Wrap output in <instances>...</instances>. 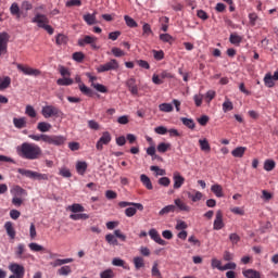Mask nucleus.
Masks as SVG:
<instances>
[{
	"mask_svg": "<svg viewBox=\"0 0 278 278\" xmlns=\"http://www.w3.org/2000/svg\"><path fill=\"white\" fill-rule=\"evenodd\" d=\"M160 40H162V42H168L169 45H173V42H175V39L173 38V36L168 34H161Z\"/></svg>",
	"mask_w": 278,
	"mask_h": 278,
	"instance_id": "obj_53",
	"label": "nucleus"
},
{
	"mask_svg": "<svg viewBox=\"0 0 278 278\" xmlns=\"http://www.w3.org/2000/svg\"><path fill=\"white\" fill-rule=\"evenodd\" d=\"M92 88H94V90H97L98 92H102L105 93L108 92V88L101 84H97V83H92L91 84Z\"/></svg>",
	"mask_w": 278,
	"mask_h": 278,
	"instance_id": "obj_58",
	"label": "nucleus"
},
{
	"mask_svg": "<svg viewBox=\"0 0 278 278\" xmlns=\"http://www.w3.org/2000/svg\"><path fill=\"white\" fill-rule=\"evenodd\" d=\"M124 21H125L127 27H132V28L138 27V23L135 22V20L129 15H125Z\"/></svg>",
	"mask_w": 278,
	"mask_h": 278,
	"instance_id": "obj_47",
	"label": "nucleus"
},
{
	"mask_svg": "<svg viewBox=\"0 0 278 278\" xmlns=\"http://www.w3.org/2000/svg\"><path fill=\"white\" fill-rule=\"evenodd\" d=\"M113 266H119L124 268V270H130L129 264H127L124 260L115 257L112 261Z\"/></svg>",
	"mask_w": 278,
	"mask_h": 278,
	"instance_id": "obj_26",
	"label": "nucleus"
},
{
	"mask_svg": "<svg viewBox=\"0 0 278 278\" xmlns=\"http://www.w3.org/2000/svg\"><path fill=\"white\" fill-rule=\"evenodd\" d=\"M25 114L30 118H36V116H38V113H36V109H34V106L31 105L26 106Z\"/></svg>",
	"mask_w": 278,
	"mask_h": 278,
	"instance_id": "obj_49",
	"label": "nucleus"
},
{
	"mask_svg": "<svg viewBox=\"0 0 278 278\" xmlns=\"http://www.w3.org/2000/svg\"><path fill=\"white\" fill-rule=\"evenodd\" d=\"M17 155L23 160H40L42 149L36 143L24 142L16 148Z\"/></svg>",
	"mask_w": 278,
	"mask_h": 278,
	"instance_id": "obj_1",
	"label": "nucleus"
},
{
	"mask_svg": "<svg viewBox=\"0 0 278 278\" xmlns=\"http://www.w3.org/2000/svg\"><path fill=\"white\" fill-rule=\"evenodd\" d=\"M211 192H214L215 197L223 199L225 194L223 193V186L216 184L211 187Z\"/></svg>",
	"mask_w": 278,
	"mask_h": 278,
	"instance_id": "obj_27",
	"label": "nucleus"
},
{
	"mask_svg": "<svg viewBox=\"0 0 278 278\" xmlns=\"http://www.w3.org/2000/svg\"><path fill=\"white\" fill-rule=\"evenodd\" d=\"M66 142V137L62 135H47L46 144H53L54 147H62Z\"/></svg>",
	"mask_w": 278,
	"mask_h": 278,
	"instance_id": "obj_5",
	"label": "nucleus"
},
{
	"mask_svg": "<svg viewBox=\"0 0 278 278\" xmlns=\"http://www.w3.org/2000/svg\"><path fill=\"white\" fill-rule=\"evenodd\" d=\"M264 81H265V85H266L268 88H273V86H275V83H274V79H273V75H270V74H266V75H265Z\"/></svg>",
	"mask_w": 278,
	"mask_h": 278,
	"instance_id": "obj_59",
	"label": "nucleus"
},
{
	"mask_svg": "<svg viewBox=\"0 0 278 278\" xmlns=\"http://www.w3.org/2000/svg\"><path fill=\"white\" fill-rule=\"evenodd\" d=\"M110 142H112V135L110 134V131H104L102 132V136L98 140L96 144V149L98 151H103V146H108L110 144Z\"/></svg>",
	"mask_w": 278,
	"mask_h": 278,
	"instance_id": "obj_8",
	"label": "nucleus"
},
{
	"mask_svg": "<svg viewBox=\"0 0 278 278\" xmlns=\"http://www.w3.org/2000/svg\"><path fill=\"white\" fill-rule=\"evenodd\" d=\"M150 170H152L153 173H155V176H161L164 177V175H166V169H162L159 166L152 165L150 167Z\"/></svg>",
	"mask_w": 278,
	"mask_h": 278,
	"instance_id": "obj_46",
	"label": "nucleus"
},
{
	"mask_svg": "<svg viewBox=\"0 0 278 278\" xmlns=\"http://www.w3.org/2000/svg\"><path fill=\"white\" fill-rule=\"evenodd\" d=\"M58 86H73V79L71 78H59L56 80Z\"/></svg>",
	"mask_w": 278,
	"mask_h": 278,
	"instance_id": "obj_54",
	"label": "nucleus"
},
{
	"mask_svg": "<svg viewBox=\"0 0 278 278\" xmlns=\"http://www.w3.org/2000/svg\"><path fill=\"white\" fill-rule=\"evenodd\" d=\"M84 58L85 55L83 54V52L73 53V60H75V62H84Z\"/></svg>",
	"mask_w": 278,
	"mask_h": 278,
	"instance_id": "obj_64",
	"label": "nucleus"
},
{
	"mask_svg": "<svg viewBox=\"0 0 278 278\" xmlns=\"http://www.w3.org/2000/svg\"><path fill=\"white\" fill-rule=\"evenodd\" d=\"M33 23H37L38 27H41V29H45L50 36H53V27L49 25V17L47 15L37 14L33 18Z\"/></svg>",
	"mask_w": 278,
	"mask_h": 278,
	"instance_id": "obj_3",
	"label": "nucleus"
},
{
	"mask_svg": "<svg viewBox=\"0 0 278 278\" xmlns=\"http://www.w3.org/2000/svg\"><path fill=\"white\" fill-rule=\"evenodd\" d=\"M143 36H151L153 34V30L151 29V25L148 23H144L142 26Z\"/></svg>",
	"mask_w": 278,
	"mask_h": 278,
	"instance_id": "obj_60",
	"label": "nucleus"
},
{
	"mask_svg": "<svg viewBox=\"0 0 278 278\" xmlns=\"http://www.w3.org/2000/svg\"><path fill=\"white\" fill-rule=\"evenodd\" d=\"M114 277H115V274H114V270H112V268L105 269L100 273V278H114Z\"/></svg>",
	"mask_w": 278,
	"mask_h": 278,
	"instance_id": "obj_52",
	"label": "nucleus"
},
{
	"mask_svg": "<svg viewBox=\"0 0 278 278\" xmlns=\"http://www.w3.org/2000/svg\"><path fill=\"white\" fill-rule=\"evenodd\" d=\"M118 206L119 207H129V206L137 207V210H139V212H142V210H144V206L141 203H136V202L122 201L118 203Z\"/></svg>",
	"mask_w": 278,
	"mask_h": 278,
	"instance_id": "obj_23",
	"label": "nucleus"
},
{
	"mask_svg": "<svg viewBox=\"0 0 278 278\" xmlns=\"http://www.w3.org/2000/svg\"><path fill=\"white\" fill-rule=\"evenodd\" d=\"M9 270L16 276V278H24L25 277V267L23 265L13 263L9 266Z\"/></svg>",
	"mask_w": 278,
	"mask_h": 278,
	"instance_id": "obj_11",
	"label": "nucleus"
},
{
	"mask_svg": "<svg viewBox=\"0 0 278 278\" xmlns=\"http://www.w3.org/2000/svg\"><path fill=\"white\" fill-rule=\"evenodd\" d=\"M149 236H150L151 240L156 242V244H160L161 247H166V241H164V239H162V237L160 236V232H157V230L155 228H152L149 230Z\"/></svg>",
	"mask_w": 278,
	"mask_h": 278,
	"instance_id": "obj_12",
	"label": "nucleus"
},
{
	"mask_svg": "<svg viewBox=\"0 0 278 278\" xmlns=\"http://www.w3.org/2000/svg\"><path fill=\"white\" fill-rule=\"evenodd\" d=\"M126 86L131 94L134 97H138V86L136 85V78H129L126 81Z\"/></svg>",
	"mask_w": 278,
	"mask_h": 278,
	"instance_id": "obj_16",
	"label": "nucleus"
},
{
	"mask_svg": "<svg viewBox=\"0 0 278 278\" xmlns=\"http://www.w3.org/2000/svg\"><path fill=\"white\" fill-rule=\"evenodd\" d=\"M216 97V91L208 90L205 94L206 103H211L212 100Z\"/></svg>",
	"mask_w": 278,
	"mask_h": 278,
	"instance_id": "obj_62",
	"label": "nucleus"
},
{
	"mask_svg": "<svg viewBox=\"0 0 278 278\" xmlns=\"http://www.w3.org/2000/svg\"><path fill=\"white\" fill-rule=\"evenodd\" d=\"M159 110L160 112L169 113V112H173L174 108H173V104L170 103H162L159 105Z\"/></svg>",
	"mask_w": 278,
	"mask_h": 278,
	"instance_id": "obj_44",
	"label": "nucleus"
},
{
	"mask_svg": "<svg viewBox=\"0 0 278 278\" xmlns=\"http://www.w3.org/2000/svg\"><path fill=\"white\" fill-rule=\"evenodd\" d=\"M105 240L109 244H113V247H118V240L112 233L105 236Z\"/></svg>",
	"mask_w": 278,
	"mask_h": 278,
	"instance_id": "obj_48",
	"label": "nucleus"
},
{
	"mask_svg": "<svg viewBox=\"0 0 278 278\" xmlns=\"http://www.w3.org/2000/svg\"><path fill=\"white\" fill-rule=\"evenodd\" d=\"M11 194L13 197H27V190L23 189V187L15 185L11 189Z\"/></svg>",
	"mask_w": 278,
	"mask_h": 278,
	"instance_id": "obj_18",
	"label": "nucleus"
},
{
	"mask_svg": "<svg viewBox=\"0 0 278 278\" xmlns=\"http://www.w3.org/2000/svg\"><path fill=\"white\" fill-rule=\"evenodd\" d=\"M17 173L22 175V177L33 179L34 181H49V174H42L26 168H18Z\"/></svg>",
	"mask_w": 278,
	"mask_h": 278,
	"instance_id": "obj_2",
	"label": "nucleus"
},
{
	"mask_svg": "<svg viewBox=\"0 0 278 278\" xmlns=\"http://www.w3.org/2000/svg\"><path fill=\"white\" fill-rule=\"evenodd\" d=\"M70 218L72 220H88V218H90V215H88L86 213H78V214L70 215Z\"/></svg>",
	"mask_w": 278,
	"mask_h": 278,
	"instance_id": "obj_38",
	"label": "nucleus"
},
{
	"mask_svg": "<svg viewBox=\"0 0 278 278\" xmlns=\"http://www.w3.org/2000/svg\"><path fill=\"white\" fill-rule=\"evenodd\" d=\"M28 138H30V140H35V142H40V140L42 142H47V135L41 134V135H29Z\"/></svg>",
	"mask_w": 278,
	"mask_h": 278,
	"instance_id": "obj_45",
	"label": "nucleus"
},
{
	"mask_svg": "<svg viewBox=\"0 0 278 278\" xmlns=\"http://www.w3.org/2000/svg\"><path fill=\"white\" fill-rule=\"evenodd\" d=\"M17 70H20L24 75H29L30 77H38L41 75L40 70L34 67L24 66L21 63H16Z\"/></svg>",
	"mask_w": 278,
	"mask_h": 278,
	"instance_id": "obj_9",
	"label": "nucleus"
},
{
	"mask_svg": "<svg viewBox=\"0 0 278 278\" xmlns=\"http://www.w3.org/2000/svg\"><path fill=\"white\" fill-rule=\"evenodd\" d=\"M175 207H178L179 212H190V206L186 204L181 199L174 200Z\"/></svg>",
	"mask_w": 278,
	"mask_h": 278,
	"instance_id": "obj_25",
	"label": "nucleus"
},
{
	"mask_svg": "<svg viewBox=\"0 0 278 278\" xmlns=\"http://www.w3.org/2000/svg\"><path fill=\"white\" fill-rule=\"evenodd\" d=\"M13 125H14V127H16V129H25V127H27V118H25V117H20V118L14 117L13 118Z\"/></svg>",
	"mask_w": 278,
	"mask_h": 278,
	"instance_id": "obj_21",
	"label": "nucleus"
},
{
	"mask_svg": "<svg viewBox=\"0 0 278 278\" xmlns=\"http://www.w3.org/2000/svg\"><path fill=\"white\" fill-rule=\"evenodd\" d=\"M10 84H12V78H10L9 76L0 78V91L10 88Z\"/></svg>",
	"mask_w": 278,
	"mask_h": 278,
	"instance_id": "obj_29",
	"label": "nucleus"
},
{
	"mask_svg": "<svg viewBox=\"0 0 278 278\" xmlns=\"http://www.w3.org/2000/svg\"><path fill=\"white\" fill-rule=\"evenodd\" d=\"M10 41V35L8 33H0V58L8 53V42Z\"/></svg>",
	"mask_w": 278,
	"mask_h": 278,
	"instance_id": "obj_10",
	"label": "nucleus"
},
{
	"mask_svg": "<svg viewBox=\"0 0 278 278\" xmlns=\"http://www.w3.org/2000/svg\"><path fill=\"white\" fill-rule=\"evenodd\" d=\"M10 13L12 16H16V18H21V8L18 7V3L13 2L10 7Z\"/></svg>",
	"mask_w": 278,
	"mask_h": 278,
	"instance_id": "obj_31",
	"label": "nucleus"
},
{
	"mask_svg": "<svg viewBox=\"0 0 278 278\" xmlns=\"http://www.w3.org/2000/svg\"><path fill=\"white\" fill-rule=\"evenodd\" d=\"M4 229L11 240H14V238H16V230L14 229V224L12 222H7L4 224Z\"/></svg>",
	"mask_w": 278,
	"mask_h": 278,
	"instance_id": "obj_17",
	"label": "nucleus"
},
{
	"mask_svg": "<svg viewBox=\"0 0 278 278\" xmlns=\"http://www.w3.org/2000/svg\"><path fill=\"white\" fill-rule=\"evenodd\" d=\"M231 110H233V103L229 99H226L223 103V112H231Z\"/></svg>",
	"mask_w": 278,
	"mask_h": 278,
	"instance_id": "obj_55",
	"label": "nucleus"
},
{
	"mask_svg": "<svg viewBox=\"0 0 278 278\" xmlns=\"http://www.w3.org/2000/svg\"><path fill=\"white\" fill-rule=\"evenodd\" d=\"M153 56H154V60H164V51L160 50H153Z\"/></svg>",
	"mask_w": 278,
	"mask_h": 278,
	"instance_id": "obj_63",
	"label": "nucleus"
},
{
	"mask_svg": "<svg viewBox=\"0 0 278 278\" xmlns=\"http://www.w3.org/2000/svg\"><path fill=\"white\" fill-rule=\"evenodd\" d=\"M223 227H225V222H223V212L217 211L216 215H215V220L213 224V229L215 231H220V229H223Z\"/></svg>",
	"mask_w": 278,
	"mask_h": 278,
	"instance_id": "obj_13",
	"label": "nucleus"
},
{
	"mask_svg": "<svg viewBox=\"0 0 278 278\" xmlns=\"http://www.w3.org/2000/svg\"><path fill=\"white\" fill-rule=\"evenodd\" d=\"M229 41L231 45H235L236 47H240V43L242 42V36L233 33L230 35Z\"/></svg>",
	"mask_w": 278,
	"mask_h": 278,
	"instance_id": "obj_33",
	"label": "nucleus"
},
{
	"mask_svg": "<svg viewBox=\"0 0 278 278\" xmlns=\"http://www.w3.org/2000/svg\"><path fill=\"white\" fill-rule=\"evenodd\" d=\"M41 114L43 118H52V116H55L58 118V116H60L62 112L60 111V109H58V106L46 105L42 108Z\"/></svg>",
	"mask_w": 278,
	"mask_h": 278,
	"instance_id": "obj_6",
	"label": "nucleus"
},
{
	"mask_svg": "<svg viewBox=\"0 0 278 278\" xmlns=\"http://www.w3.org/2000/svg\"><path fill=\"white\" fill-rule=\"evenodd\" d=\"M68 210L73 212V214H78L79 212H86V208L81 206V204L74 203L68 206Z\"/></svg>",
	"mask_w": 278,
	"mask_h": 278,
	"instance_id": "obj_40",
	"label": "nucleus"
},
{
	"mask_svg": "<svg viewBox=\"0 0 278 278\" xmlns=\"http://www.w3.org/2000/svg\"><path fill=\"white\" fill-rule=\"evenodd\" d=\"M98 38L94 36L86 35L83 39L78 40L79 47H86V45H90L91 49H99V46H97Z\"/></svg>",
	"mask_w": 278,
	"mask_h": 278,
	"instance_id": "obj_7",
	"label": "nucleus"
},
{
	"mask_svg": "<svg viewBox=\"0 0 278 278\" xmlns=\"http://www.w3.org/2000/svg\"><path fill=\"white\" fill-rule=\"evenodd\" d=\"M181 123L185 125V127H188V129H194L197 125L194 124V119L188 118V117H181Z\"/></svg>",
	"mask_w": 278,
	"mask_h": 278,
	"instance_id": "obj_39",
	"label": "nucleus"
},
{
	"mask_svg": "<svg viewBox=\"0 0 278 278\" xmlns=\"http://www.w3.org/2000/svg\"><path fill=\"white\" fill-rule=\"evenodd\" d=\"M199 144H200L201 151H206L207 153L212 151V147H210V141H207V139H200Z\"/></svg>",
	"mask_w": 278,
	"mask_h": 278,
	"instance_id": "obj_36",
	"label": "nucleus"
},
{
	"mask_svg": "<svg viewBox=\"0 0 278 278\" xmlns=\"http://www.w3.org/2000/svg\"><path fill=\"white\" fill-rule=\"evenodd\" d=\"M173 180H174V189L175 190H179V188H181L184 186V184L186 182V178H184V176H181V174H179V172L174 173Z\"/></svg>",
	"mask_w": 278,
	"mask_h": 278,
	"instance_id": "obj_15",
	"label": "nucleus"
},
{
	"mask_svg": "<svg viewBox=\"0 0 278 278\" xmlns=\"http://www.w3.org/2000/svg\"><path fill=\"white\" fill-rule=\"evenodd\" d=\"M51 124L47 122H39L37 125L38 131H41L42 134H47V131H51Z\"/></svg>",
	"mask_w": 278,
	"mask_h": 278,
	"instance_id": "obj_30",
	"label": "nucleus"
},
{
	"mask_svg": "<svg viewBox=\"0 0 278 278\" xmlns=\"http://www.w3.org/2000/svg\"><path fill=\"white\" fill-rule=\"evenodd\" d=\"M242 275L245 278H262V274L255 269H243Z\"/></svg>",
	"mask_w": 278,
	"mask_h": 278,
	"instance_id": "obj_20",
	"label": "nucleus"
},
{
	"mask_svg": "<svg viewBox=\"0 0 278 278\" xmlns=\"http://www.w3.org/2000/svg\"><path fill=\"white\" fill-rule=\"evenodd\" d=\"M86 170H88V163L85 161H78L76 163V172L78 175H86Z\"/></svg>",
	"mask_w": 278,
	"mask_h": 278,
	"instance_id": "obj_24",
	"label": "nucleus"
},
{
	"mask_svg": "<svg viewBox=\"0 0 278 278\" xmlns=\"http://www.w3.org/2000/svg\"><path fill=\"white\" fill-rule=\"evenodd\" d=\"M79 90L83 92V94H86V97H92V94H94L92 89L88 88L84 84H79Z\"/></svg>",
	"mask_w": 278,
	"mask_h": 278,
	"instance_id": "obj_43",
	"label": "nucleus"
},
{
	"mask_svg": "<svg viewBox=\"0 0 278 278\" xmlns=\"http://www.w3.org/2000/svg\"><path fill=\"white\" fill-rule=\"evenodd\" d=\"M71 273H72L71 266H67V265L58 269V275L60 276L71 275Z\"/></svg>",
	"mask_w": 278,
	"mask_h": 278,
	"instance_id": "obj_57",
	"label": "nucleus"
},
{
	"mask_svg": "<svg viewBox=\"0 0 278 278\" xmlns=\"http://www.w3.org/2000/svg\"><path fill=\"white\" fill-rule=\"evenodd\" d=\"M73 263V258H58L53 263H51V266L56 268V266H64V264H71Z\"/></svg>",
	"mask_w": 278,
	"mask_h": 278,
	"instance_id": "obj_34",
	"label": "nucleus"
},
{
	"mask_svg": "<svg viewBox=\"0 0 278 278\" xmlns=\"http://www.w3.org/2000/svg\"><path fill=\"white\" fill-rule=\"evenodd\" d=\"M28 248L30 251H34V253H40V251H45V247L38 244V243H29Z\"/></svg>",
	"mask_w": 278,
	"mask_h": 278,
	"instance_id": "obj_51",
	"label": "nucleus"
},
{
	"mask_svg": "<svg viewBox=\"0 0 278 278\" xmlns=\"http://www.w3.org/2000/svg\"><path fill=\"white\" fill-rule=\"evenodd\" d=\"M275 166H277V163H275L273 160H266L264 163V169L267 170V173L275 170Z\"/></svg>",
	"mask_w": 278,
	"mask_h": 278,
	"instance_id": "obj_42",
	"label": "nucleus"
},
{
	"mask_svg": "<svg viewBox=\"0 0 278 278\" xmlns=\"http://www.w3.org/2000/svg\"><path fill=\"white\" fill-rule=\"evenodd\" d=\"M168 149H170V143L161 142L159 143L156 151H159V153H166Z\"/></svg>",
	"mask_w": 278,
	"mask_h": 278,
	"instance_id": "obj_50",
	"label": "nucleus"
},
{
	"mask_svg": "<svg viewBox=\"0 0 278 278\" xmlns=\"http://www.w3.org/2000/svg\"><path fill=\"white\" fill-rule=\"evenodd\" d=\"M83 18L87 25H97V11H94L92 14H85Z\"/></svg>",
	"mask_w": 278,
	"mask_h": 278,
	"instance_id": "obj_22",
	"label": "nucleus"
},
{
	"mask_svg": "<svg viewBox=\"0 0 278 278\" xmlns=\"http://www.w3.org/2000/svg\"><path fill=\"white\" fill-rule=\"evenodd\" d=\"M140 181H141L142 186H144V188H147V190H151L153 188V184L151 182V178H149V176L142 174L140 176Z\"/></svg>",
	"mask_w": 278,
	"mask_h": 278,
	"instance_id": "obj_28",
	"label": "nucleus"
},
{
	"mask_svg": "<svg viewBox=\"0 0 278 278\" xmlns=\"http://www.w3.org/2000/svg\"><path fill=\"white\" fill-rule=\"evenodd\" d=\"M152 277L155 278H162V271H160V264L157 262H154L151 269Z\"/></svg>",
	"mask_w": 278,
	"mask_h": 278,
	"instance_id": "obj_35",
	"label": "nucleus"
},
{
	"mask_svg": "<svg viewBox=\"0 0 278 278\" xmlns=\"http://www.w3.org/2000/svg\"><path fill=\"white\" fill-rule=\"evenodd\" d=\"M137 212H138V207H136V206H130L125 210V214L128 218L136 216Z\"/></svg>",
	"mask_w": 278,
	"mask_h": 278,
	"instance_id": "obj_56",
	"label": "nucleus"
},
{
	"mask_svg": "<svg viewBox=\"0 0 278 278\" xmlns=\"http://www.w3.org/2000/svg\"><path fill=\"white\" fill-rule=\"evenodd\" d=\"M27 252V248L25 247V243H18L15 248V257L17 260H27V255L25 254Z\"/></svg>",
	"mask_w": 278,
	"mask_h": 278,
	"instance_id": "obj_14",
	"label": "nucleus"
},
{
	"mask_svg": "<svg viewBox=\"0 0 278 278\" xmlns=\"http://www.w3.org/2000/svg\"><path fill=\"white\" fill-rule=\"evenodd\" d=\"M187 197L192 201V203H198V201L203 199V193L201 191L193 190V192L188 191Z\"/></svg>",
	"mask_w": 278,
	"mask_h": 278,
	"instance_id": "obj_19",
	"label": "nucleus"
},
{
	"mask_svg": "<svg viewBox=\"0 0 278 278\" xmlns=\"http://www.w3.org/2000/svg\"><path fill=\"white\" fill-rule=\"evenodd\" d=\"M175 210H177V206L170 204L167 206H164L160 212H159V216H165V214H170V212H175Z\"/></svg>",
	"mask_w": 278,
	"mask_h": 278,
	"instance_id": "obj_37",
	"label": "nucleus"
},
{
	"mask_svg": "<svg viewBox=\"0 0 278 278\" xmlns=\"http://www.w3.org/2000/svg\"><path fill=\"white\" fill-rule=\"evenodd\" d=\"M134 265L137 270H140V268H144V258L136 256L134 258Z\"/></svg>",
	"mask_w": 278,
	"mask_h": 278,
	"instance_id": "obj_41",
	"label": "nucleus"
},
{
	"mask_svg": "<svg viewBox=\"0 0 278 278\" xmlns=\"http://www.w3.org/2000/svg\"><path fill=\"white\" fill-rule=\"evenodd\" d=\"M244 153H247L245 147H238L235 150L231 151V155L233 157H244Z\"/></svg>",
	"mask_w": 278,
	"mask_h": 278,
	"instance_id": "obj_32",
	"label": "nucleus"
},
{
	"mask_svg": "<svg viewBox=\"0 0 278 278\" xmlns=\"http://www.w3.org/2000/svg\"><path fill=\"white\" fill-rule=\"evenodd\" d=\"M118 61H116L115 59H111L105 64L98 66L96 71L98 73H108V71H118Z\"/></svg>",
	"mask_w": 278,
	"mask_h": 278,
	"instance_id": "obj_4",
	"label": "nucleus"
},
{
	"mask_svg": "<svg viewBox=\"0 0 278 278\" xmlns=\"http://www.w3.org/2000/svg\"><path fill=\"white\" fill-rule=\"evenodd\" d=\"M222 262L218 258H212L211 266L212 268H217L218 270H223Z\"/></svg>",
	"mask_w": 278,
	"mask_h": 278,
	"instance_id": "obj_61",
	"label": "nucleus"
}]
</instances>
